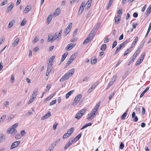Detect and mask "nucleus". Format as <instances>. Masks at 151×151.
Wrapping results in <instances>:
<instances>
[{"label":"nucleus","instance_id":"1","mask_svg":"<svg viewBox=\"0 0 151 151\" xmlns=\"http://www.w3.org/2000/svg\"><path fill=\"white\" fill-rule=\"evenodd\" d=\"M60 39L61 37H59L58 36V33H56L52 37H51V36L50 35L48 36L47 41L48 42H52L56 39L58 40H60Z\"/></svg>","mask_w":151,"mask_h":151},{"label":"nucleus","instance_id":"2","mask_svg":"<svg viewBox=\"0 0 151 151\" xmlns=\"http://www.w3.org/2000/svg\"><path fill=\"white\" fill-rule=\"evenodd\" d=\"M86 111V109H83L80 110L76 114L75 118L79 119L82 116L84 113Z\"/></svg>","mask_w":151,"mask_h":151},{"label":"nucleus","instance_id":"3","mask_svg":"<svg viewBox=\"0 0 151 151\" xmlns=\"http://www.w3.org/2000/svg\"><path fill=\"white\" fill-rule=\"evenodd\" d=\"M20 141H17L13 142L10 147V149H12L18 146L20 143Z\"/></svg>","mask_w":151,"mask_h":151},{"label":"nucleus","instance_id":"4","mask_svg":"<svg viewBox=\"0 0 151 151\" xmlns=\"http://www.w3.org/2000/svg\"><path fill=\"white\" fill-rule=\"evenodd\" d=\"M69 77V76L67 73H66L64 75L60 78V82L64 81L67 79H68Z\"/></svg>","mask_w":151,"mask_h":151},{"label":"nucleus","instance_id":"5","mask_svg":"<svg viewBox=\"0 0 151 151\" xmlns=\"http://www.w3.org/2000/svg\"><path fill=\"white\" fill-rule=\"evenodd\" d=\"M116 77L115 76H113V78L111 80V81L109 83L108 85L107 86V89L108 88H109L114 83V82L115 81L116 79Z\"/></svg>","mask_w":151,"mask_h":151},{"label":"nucleus","instance_id":"6","mask_svg":"<svg viewBox=\"0 0 151 151\" xmlns=\"http://www.w3.org/2000/svg\"><path fill=\"white\" fill-rule=\"evenodd\" d=\"M17 132V131L15 129L13 128H12L11 127H10L9 128L7 131V133H14L16 134Z\"/></svg>","mask_w":151,"mask_h":151},{"label":"nucleus","instance_id":"7","mask_svg":"<svg viewBox=\"0 0 151 151\" xmlns=\"http://www.w3.org/2000/svg\"><path fill=\"white\" fill-rule=\"evenodd\" d=\"M38 88H35L33 90L31 97L35 99L37 94H38Z\"/></svg>","mask_w":151,"mask_h":151},{"label":"nucleus","instance_id":"8","mask_svg":"<svg viewBox=\"0 0 151 151\" xmlns=\"http://www.w3.org/2000/svg\"><path fill=\"white\" fill-rule=\"evenodd\" d=\"M75 44H73L72 43L69 44L66 47L65 49L67 51L70 50L72 48L75 46Z\"/></svg>","mask_w":151,"mask_h":151},{"label":"nucleus","instance_id":"9","mask_svg":"<svg viewBox=\"0 0 151 151\" xmlns=\"http://www.w3.org/2000/svg\"><path fill=\"white\" fill-rule=\"evenodd\" d=\"M31 9V7L29 5L27 6L23 11L24 13L26 14Z\"/></svg>","mask_w":151,"mask_h":151},{"label":"nucleus","instance_id":"10","mask_svg":"<svg viewBox=\"0 0 151 151\" xmlns=\"http://www.w3.org/2000/svg\"><path fill=\"white\" fill-rule=\"evenodd\" d=\"M51 115V114L50 111H48L47 113L44 116H43L42 118L41 119L43 120L45 119H47Z\"/></svg>","mask_w":151,"mask_h":151},{"label":"nucleus","instance_id":"11","mask_svg":"<svg viewBox=\"0 0 151 151\" xmlns=\"http://www.w3.org/2000/svg\"><path fill=\"white\" fill-rule=\"evenodd\" d=\"M60 11L59 9H56L52 14V16L55 17L58 16L60 14Z\"/></svg>","mask_w":151,"mask_h":151},{"label":"nucleus","instance_id":"12","mask_svg":"<svg viewBox=\"0 0 151 151\" xmlns=\"http://www.w3.org/2000/svg\"><path fill=\"white\" fill-rule=\"evenodd\" d=\"M92 40L90 38V35H88L87 38L84 40L83 43V44H86L90 42Z\"/></svg>","mask_w":151,"mask_h":151},{"label":"nucleus","instance_id":"13","mask_svg":"<svg viewBox=\"0 0 151 151\" xmlns=\"http://www.w3.org/2000/svg\"><path fill=\"white\" fill-rule=\"evenodd\" d=\"M75 69L73 68L69 70L66 73L69 76L70 75L72 76L74 72Z\"/></svg>","mask_w":151,"mask_h":151},{"label":"nucleus","instance_id":"14","mask_svg":"<svg viewBox=\"0 0 151 151\" xmlns=\"http://www.w3.org/2000/svg\"><path fill=\"white\" fill-rule=\"evenodd\" d=\"M138 39V37H136L135 38V39H134V40L133 42L132 45L131 46V47H130L131 49L133 48L134 46L135 45V44L137 42V41Z\"/></svg>","mask_w":151,"mask_h":151},{"label":"nucleus","instance_id":"15","mask_svg":"<svg viewBox=\"0 0 151 151\" xmlns=\"http://www.w3.org/2000/svg\"><path fill=\"white\" fill-rule=\"evenodd\" d=\"M68 54V53L66 52L62 56V58L60 61L61 62H63L64 60L66 57L67 56Z\"/></svg>","mask_w":151,"mask_h":151},{"label":"nucleus","instance_id":"16","mask_svg":"<svg viewBox=\"0 0 151 151\" xmlns=\"http://www.w3.org/2000/svg\"><path fill=\"white\" fill-rule=\"evenodd\" d=\"M151 12V5L149 7L146 12V15L148 16Z\"/></svg>","mask_w":151,"mask_h":151},{"label":"nucleus","instance_id":"17","mask_svg":"<svg viewBox=\"0 0 151 151\" xmlns=\"http://www.w3.org/2000/svg\"><path fill=\"white\" fill-rule=\"evenodd\" d=\"M5 139V137L4 135L1 134H0V143L4 141Z\"/></svg>","mask_w":151,"mask_h":151},{"label":"nucleus","instance_id":"18","mask_svg":"<svg viewBox=\"0 0 151 151\" xmlns=\"http://www.w3.org/2000/svg\"><path fill=\"white\" fill-rule=\"evenodd\" d=\"M94 115L91 113L89 114L87 116V119L88 120H91L94 117Z\"/></svg>","mask_w":151,"mask_h":151},{"label":"nucleus","instance_id":"19","mask_svg":"<svg viewBox=\"0 0 151 151\" xmlns=\"http://www.w3.org/2000/svg\"><path fill=\"white\" fill-rule=\"evenodd\" d=\"M128 111V109H127L126 111L122 114L121 117V119L122 120L124 119L126 117L127 112Z\"/></svg>","mask_w":151,"mask_h":151},{"label":"nucleus","instance_id":"20","mask_svg":"<svg viewBox=\"0 0 151 151\" xmlns=\"http://www.w3.org/2000/svg\"><path fill=\"white\" fill-rule=\"evenodd\" d=\"M19 41V38H17L12 43V45L14 46H15L17 45Z\"/></svg>","mask_w":151,"mask_h":151},{"label":"nucleus","instance_id":"21","mask_svg":"<svg viewBox=\"0 0 151 151\" xmlns=\"http://www.w3.org/2000/svg\"><path fill=\"white\" fill-rule=\"evenodd\" d=\"M121 17L120 18L119 17H115V23L116 24H118L119 23V22L121 20Z\"/></svg>","mask_w":151,"mask_h":151},{"label":"nucleus","instance_id":"22","mask_svg":"<svg viewBox=\"0 0 151 151\" xmlns=\"http://www.w3.org/2000/svg\"><path fill=\"white\" fill-rule=\"evenodd\" d=\"M123 46H124V45H123L122 43H121L120 45L117 48L116 50V52H115V54H116L117 53H118L119 51L120 50L121 48L122 47H123Z\"/></svg>","mask_w":151,"mask_h":151},{"label":"nucleus","instance_id":"23","mask_svg":"<svg viewBox=\"0 0 151 151\" xmlns=\"http://www.w3.org/2000/svg\"><path fill=\"white\" fill-rule=\"evenodd\" d=\"M74 91L73 90H71L68 92L65 95L66 99H68L70 95L73 93Z\"/></svg>","mask_w":151,"mask_h":151},{"label":"nucleus","instance_id":"24","mask_svg":"<svg viewBox=\"0 0 151 151\" xmlns=\"http://www.w3.org/2000/svg\"><path fill=\"white\" fill-rule=\"evenodd\" d=\"M74 128L73 127H71L67 131V133L70 135L74 131Z\"/></svg>","mask_w":151,"mask_h":151},{"label":"nucleus","instance_id":"25","mask_svg":"<svg viewBox=\"0 0 151 151\" xmlns=\"http://www.w3.org/2000/svg\"><path fill=\"white\" fill-rule=\"evenodd\" d=\"M70 30L69 29H68L67 28H66L64 31L65 34L63 35L64 36V37H65L68 34Z\"/></svg>","mask_w":151,"mask_h":151},{"label":"nucleus","instance_id":"26","mask_svg":"<svg viewBox=\"0 0 151 151\" xmlns=\"http://www.w3.org/2000/svg\"><path fill=\"white\" fill-rule=\"evenodd\" d=\"M81 135L82 133H81L80 134L77 135L74 139H73L74 140H76V141H77L80 138Z\"/></svg>","mask_w":151,"mask_h":151},{"label":"nucleus","instance_id":"27","mask_svg":"<svg viewBox=\"0 0 151 151\" xmlns=\"http://www.w3.org/2000/svg\"><path fill=\"white\" fill-rule=\"evenodd\" d=\"M97 61V59L96 58H91V63L92 64L94 65Z\"/></svg>","mask_w":151,"mask_h":151},{"label":"nucleus","instance_id":"28","mask_svg":"<svg viewBox=\"0 0 151 151\" xmlns=\"http://www.w3.org/2000/svg\"><path fill=\"white\" fill-rule=\"evenodd\" d=\"M131 51V49L129 48L127 49V50L125 52L124 54V56H125L127 55L129 52H130Z\"/></svg>","mask_w":151,"mask_h":151},{"label":"nucleus","instance_id":"29","mask_svg":"<svg viewBox=\"0 0 151 151\" xmlns=\"http://www.w3.org/2000/svg\"><path fill=\"white\" fill-rule=\"evenodd\" d=\"M113 0H109V3L108 4V6L106 7V9H108L109 7L111 6V4L112 3Z\"/></svg>","mask_w":151,"mask_h":151},{"label":"nucleus","instance_id":"30","mask_svg":"<svg viewBox=\"0 0 151 151\" xmlns=\"http://www.w3.org/2000/svg\"><path fill=\"white\" fill-rule=\"evenodd\" d=\"M106 44H104L102 45L101 47V50L104 51L105 50V49L106 48Z\"/></svg>","mask_w":151,"mask_h":151},{"label":"nucleus","instance_id":"31","mask_svg":"<svg viewBox=\"0 0 151 151\" xmlns=\"http://www.w3.org/2000/svg\"><path fill=\"white\" fill-rule=\"evenodd\" d=\"M13 7V4H11L7 8L8 11H11Z\"/></svg>","mask_w":151,"mask_h":151},{"label":"nucleus","instance_id":"32","mask_svg":"<svg viewBox=\"0 0 151 151\" xmlns=\"http://www.w3.org/2000/svg\"><path fill=\"white\" fill-rule=\"evenodd\" d=\"M52 19V17L51 15H49L47 19V22L49 24L50 22Z\"/></svg>","mask_w":151,"mask_h":151},{"label":"nucleus","instance_id":"33","mask_svg":"<svg viewBox=\"0 0 151 151\" xmlns=\"http://www.w3.org/2000/svg\"><path fill=\"white\" fill-rule=\"evenodd\" d=\"M78 101H77V99L75 97L74 99V100L72 103V105L73 106H76L77 104L78 103Z\"/></svg>","mask_w":151,"mask_h":151},{"label":"nucleus","instance_id":"34","mask_svg":"<svg viewBox=\"0 0 151 151\" xmlns=\"http://www.w3.org/2000/svg\"><path fill=\"white\" fill-rule=\"evenodd\" d=\"M95 35V33L91 32V33H90L88 35H90V38L92 40L93 37Z\"/></svg>","mask_w":151,"mask_h":151},{"label":"nucleus","instance_id":"35","mask_svg":"<svg viewBox=\"0 0 151 151\" xmlns=\"http://www.w3.org/2000/svg\"><path fill=\"white\" fill-rule=\"evenodd\" d=\"M141 59H138L136 61L135 63V65L137 66L138 65H139L142 61V60H141Z\"/></svg>","mask_w":151,"mask_h":151},{"label":"nucleus","instance_id":"36","mask_svg":"<svg viewBox=\"0 0 151 151\" xmlns=\"http://www.w3.org/2000/svg\"><path fill=\"white\" fill-rule=\"evenodd\" d=\"M13 23H14V21H13L10 22L8 26V27L9 28H11L13 25Z\"/></svg>","mask_w":151,"mask_h":151},{"label":"nucleus","instance_id":"37","mask_svg":"<svg viewBox=\"0 0 151 151\" xmlns=\"http://www.w3.org/2000/svg\"><path fill=\"white\" fill-rule=\"evenodd\" d=\"M145 52L142 53V54L140 56L139 59H141V60H142V61H143V60L144 58V57L145 56Z\"/></svg>","mask_w":151,"mask_h":151},{"label":"nucleus","instance_id":"38","mask_svg":"<svg viewBox=\"0 0 151 151\" xmlns=\"http://www.w3.org/2000/svg\"><path fill=\"white\" fill-rule=\"evenodd\" d=\"M6 117V115H3L0 119V123L4 121Z\"/></svg>","mask_w":151,"mask_h":151},{"label":"nucleus","instance_id":"39","mask_svg":"<svg viewBox=\"0 0 151 151\" xmlns=\"http://www.w3.org/2000/svg\"><path fill=\"white\" fill-rule=\"evenodd\" d=\"M82 97V95L81 94H79L76 97V98L77 99V101H78L81 99Z\"/></svg>","mask_w":151,"mask_h":151},{"label":"nucleus","instance_id":"40","mask_svg":"<svg viewBox=\"0 0 151 151\" xmlns=\"http://www.w3.org/2000/svg\"><path fill=\"white\" fill-rule=\"evenodd\" d=\"M35 98H33V97H31L30 100L28 101V104H30L31 103H32V102L33 101H34L35 100Z\"/></svg>","mask_w":151,"mask_h":151},{"label":"nucleus","instance_id":"41","mask_svg":"<svg viewBox=\"0 0 151 151\" xmlns=\"http://www.w3.org/2000/svg\"><path fill=\"white\" fill-rule=\"evenodd\" d=\"M76 53H75L74 54H73L70 58L73 61L76 58Z\"/></svg>","mask_w":151,"mask_h":151},{"label":"nucleus","instance_id":"42","mask_svg":"<svg viewBox=\"0 0 151 151\" xmlns=\"http://www.w3.org/2000/svg\"><path fill=\"white\" fill-rule=\"evenodd\" d=\"M122 13V10H119L117 12V16L120 17V15H121Z\"/></svg>","mask_w":151,"mask_h":151},{"label":"nucleus","instance_id":"43","mask_svg":"<svg viewBox=\"0 0 151 151\" xmlns=\"http://www.w3.org/2000/svg\"><path fill=\"white\" fill-rule=\"evenodd\" d=\"M70 136L69 134L67 132L64 135L63 138V139H65L69 137Z\"/></svg>","mask_w":151,"mask_h":151},{"label":"nucleus","instance_id":"44","mask_svg":"<svg viewBox=\"0 0 151 151\" xmlns=\"http://www.w3.org/2000/svg\"><path fill=\"white\" fill-rule=\"evenodd\" d=\"M71 145V143L70 142H68L65 145V149H67L68 147H69Z\"/></svg>","mask_w":151,"mask_h":151},{"label":"nucleus","instance_id":"45","mask_svg":"<svg viewBox=\"0 0 151 151\" xmlns=\"http://www.w3.org/2000/svg\"><path fill=\"white\" fill-rule=\"evenodd\" d=\"M135 59H136L135 58H134L132 57V59H131L130 60V61L129 62L128 64V65H130L135 60Z\"/></svg>","mask_w":151,"mask_h":151},{"label":"nucleus","instance_id":"46","mask_svg":"<svg viewBox=\"0 0 151 151\" xmlns=\"http://www.w3.org/2000/svg\"><path fill=\"white\" fill-rule=\"evenodd\" d=\"M52 64L51 63H49L48 64V66H47V69H50V70H51V69H52Z\"/></svg>","mask_w":151,"mask_h":151},{"label":"nucleus","instance_id":"47","mask_svg":"<svg viewBox=\"0 0 151 151\" xmlns=\"http://www.w3.org/2000/svg\"><path fill=\"white\" fill-rule=\"evenodd\" d=\"M56 144H55V142H53L51 144V149H50V151H51L52 150H53L54 148V147L56 146Z\"/></svg>","mask_w":151,"mask_h":151},{"label":"nucleus","instance_id":"48","mask_svg":"<svg viewBox=\"0 0 151 151\" xmlns=\"http://www.w3.org/2000/svg\"><path fill=\"white\" fill-rule=\"evenodd\" d=\"M73 61V60L70 58L66 64V65L67 66L69 65Z\"/></svg>","mask_w":151,"mask_h":151},{"label":"nucleus","instance_id":"49","mask_svg":"<svg viewBox=\"0 0 151 151\" xmlns=\"http://www.w3.org/2000/svg\"><path fill=\"white\" fill-rule=\"evenodd\" d=\"M130 38H129L127 40H126L125 41H124L122 43V44L124 46L125 45L126 43H128L130 40Z\"/></svg>","mask_w":151,"mask_h":151},{"label":"nucleus","instance_id":"50","mask_svg":"<svg viewBox=\"0 0 151 151\" xmlns=\"http://www.w3.org/2000/svg\"><path fill=\"white\" fill-rule=\"evenodd\" d=\"M56 102V99H55L52 101L50 104V106H52L53 104H55Z\"/></svg>","mask_w":151,"mask_h":151},{"label":"nucleus","instance_id":"51","mask_svg":"<svg viewBox=\"0 0 151 151\" xmlns=\"http://www.w3.org/2000/svg\"><path fill=\"white\" fill-rule=\"evenodd\" d=\"M83 9H84V8L81 7H80L79 9L78 13L80 14H81L82 13Z\"/></svg>","mask_w":151,"mask_h":151},{"label":"nucleus","instance_id":"52","mask_svg":"<svg viewBox=\"0 0 151 151\" xmlns=\"http://www.w3.org/2000/svg\"><path fill=\"white\" fill-rule=\"evenodd\" d=\"M115 93V91L113 92L111 94L110 96L109 97V99L110 100L112 98V97L114 95Z\"/></svg>","mask_w":151,"mask_h":151},{"label":"nucleus","instance_id":"53","mask_svg":"<svg viewBox=\"0 0 151 151\" xmlns=\"http://www.w3.org/2000/svg\"><path fill=\"white\" fill-rule=\"evenodd\" d=\"M117 45V42L116 41H115L114 42H113V44L112 46V48H114Z\"/></svg>","mask_w":151,"mask_h":151},{"label":"nucleus","instance_id":"54","mask_svg":"<svg viewBox=\"0 0 151 151\" xmlns=\"http://www.w3.org/2000/svg\"><path fill=\"white\" fill-rule=\"evenodd\" d=\"M18 125V123H16L13 125L11 127L15 129V128H16L17 127Z\"/></svg>","mask_w":151,"mask_h":151},{"label":"nucleus","instance_id":"55","mask_svg":"<svg viewBox=\"0 0 151 151\" xmlns=\"http://www.w3.org/2000/svg\"><path fill=\"white\" fill-rule=\"evenodd\" d=\"M151 29V28H150L149 27H148L147 31L146 33V35H145V37H146L147 36L148 34L150 32V31Z\"/></svg>","mask_w":151,"mask_h":151},{"label":"nucleus","instance_id":"56","mask_svg":"<svg viewBox=\"0 0 151 151\" xmlns=\"http://www.w3.org/2000/svg\"><path fill=\"white\" fill-rule=\"evenodd\" d=\"M124 144L122 142L120 145L119 148L120 149H123L124 148Z\"/></svg>","mask_w":151,"mask_h":151},{"label":"nucleus","instance_id":"57","mask_svg":"<svg viewBox=\"0 0 151 151\" xmlns=\"http://www.w3.org/2000/svg\"><path fill=\"white\" fill-rule=\"evenodd\" d=\"M21 134L22 137L25 135L26 132L24 130H22L21 132Z\"/></svg>","mask_w":151,"mask_h":151},{"label":"nucleus","instance_id":"58","mask_svg":"<svg viewBox=\"0 0 151 151\" xmlns=\"http://www.w3.org/2000/svg\"><path fill=\"white\" fill-rule=\"evenodd\" d=\"M144 42H143L140 45L139 47L138 48V49L139 50H141V49L143 47V46H144Z\"/></svg>","mask_w":151,"mask_h":151},{"label":"nucleus","instance_id":"59","mask_svg":"<svg viewBox=\"0 0 151 151\" xmlns=\"http://www.w3.org/2000/svg\"><path fill=\"white\" fill-rule=\"evenodd\" d=\"M14 77L13 75H11V81H12V83H13L14 82Z\"/></svg>","mask_w":151,"mask_h":151},{"label":"nucleus","instance_id":"60","mask_svg":"<svg viewBox=\"0 0 151 151\" xmlns=\"http://www.w3.org/2000/svg\"><path fill=\"white\" fill-rule=\"evenodd\" d=\"M97 110H96V109H93L91 111V113L93 114V115H95V113L97 111Z\"/></svg>","mask_w":151,"mask_h":151},{"label":"nucleus","instance_id":"61","mask_svg":"<svg viewBox=\"0 0 151 151\" xmlns=\"http://www.w3.org/2000/svg\"><path fill=\"white\" fill-rule=\"evenodd\" d=\"M97 85L98 84L97 83H96L93 84L91 85V88H95L96 86H97Z\"/></svg>","mask_w":151,"mask_h":151},{"label":"nucleus","instance_id":"62","mask_svg":"<svg viewBox=\"0 0 151 151\" xmlns=\"http://www.w3.org/2000/svg\"><path fill=\"white\" fill-rule=\"evenodd\" d=\"M26 24V22L23 20L21 24V25L22 26H24Z\"/></svg>","mask_w":151,"mask_h":151},{"label":"nucleus","instance_id":"63","mask_svg":"<svg viewBox=\"0 0 151 151\" xmlns=\"http://www.w3.org/2000/svg\"><path fill=\"white\" fill-rule=\"evenodd\" d=\"M72 23H70L68 25V27H67V29H69L70 30V29L72 27Z\"/></svg>","mask_w":151,"mask_h":151},{"label":"nucleus","instance_id":"64","mask_svg":"<svg viewBox=\"0 0 151 151\" xmlns=\"http://www.w3.org/2000/svg\"><path fill=\"white\" fill-rule=\"evenodd\" d=\"M58 124L56 123H55L53 125V129L54 130H55L56 129Z\"/></svg>","mask_w":151,"mask_h":151}]
</instances>
